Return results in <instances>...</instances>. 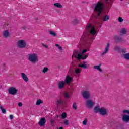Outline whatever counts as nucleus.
<instances>
[{
    "label": "nucleus",
    "instance_id": "19",
    "mask_svg": "<svg viewBox=\"0 0 129 129\" xmlns=\"http://www.w3.org/2000/svg\"><path fill=\"white\" fill-rule=\"evenodd\" d=\"M64 103V101L62 99H59L57 100L55 102V104L56 105H62Z\"/></svg>",
    "mask_w": 129,
    "mask_h": 129
},
{
    "label": "nucleus",
    "instance_id": "38",
    "mask_svg": "<svg viewBox=\"0 0 129 129\" xmlns=\"http://www.w3.org/2000/svg\"><path fill=\"white\" fill-rule=\"evenodd\" d=\"M118 21L119 23H122V22H123V19H122L121 17H119L118 18Z\"/></svg>",
    "mask_w": 129,
    "mask_h": 129
},
{
    "label": "nucleus",
    "instance_id": "18",
    "mask_svg": "<svg viewBox=\"0 0 129 129\" xmlns=\"http://www.w3.org/2000/svg\"><path fill=\"white\" fill-rule=\"evenodd\" d=\"M105 4L107 5V7L110 8V6L113 4V1L112 0H105Z\"/></svg>",
    "mask_w": 129,
    "mask_h": 129
},
{
    "label": "nucleus",
    "instance_id": "35",
    "mask_svg": "<svg viewBox=\"0 0 129 129\" xmlns=\"http://www.w3.org/2000/svg\"><path fill=\"white\" fill-rule=\"evenodd\" d=\"M0 109H1L2 113H6V109L3 108L2 106H0Z\"/></svg>",
    "mask_w": 129,
    "mask_h": 129
},
{
    "label": "nucleus",
    "instance_id": "21",
    "mask_svg": "<svg viewBox=\"0 0 129 129\" xmlns=\"http://www.w3.org/2000/svg\"><path fill=\"white\" fill-rule=\"evenodd\" d=\"M115 40L117 42H122L123 41V39L120 36H115Z\"/></svg>",
    "mask_w": 129,
    "mask_h": 129
},
{
    "label": "nucleus",
    "instance_id": "4",
    "mask_svg": "<svg viewBox=\"0 0 129 129\" xmlns=\"http://www.w3.org/2000/svg\"><path fill=\"white\" fill-rule=\"evenodd\" d=\"M28 59L29 62L33 64H36L39 62V57L36 53H30L28 55Z\"/></svg>",
    "mask_w": 129,
    "mask_h": 129
},
{
    "label": "nucleus",
    "instance_id": "40",
    "mask_svg": "<svg viewBox=\"0 0 129 129\" xmlns=\"http://www.w3.org/2000/svg\"><path fill=\"white\" fill-rule=\"evenodd\" d=\"M64 125H68L69 124V121L68 120H66L64 122Z\"/></svg>",
    "mask_w": 129,
    "mask_h": 129
},
{
    "label": "nucleus",
    "instance_id": "33",
    "mask_svg": "<svg viewBox=\"0 0 129 129\" xmlns=\"http://www.w3.org/2000/svg\"><path fill=\"white\" fill-rule=\"evenodd\" d=\"M66 116H67L66 113H65V112L62 113V114L61 115V117H62V119H65V118H66Z\"/></svg>",
    "mask_w": 129,
    "mask_h": 129
},
{
    "label": "nucleus",
    "instance_id": "46",
    "mask_svg": "<svg viewBox=\"0 0 129 129\" xmlns=\"http://www.w3.org/2000/svg\"><path fill=\"white\" fill-rule=\"evenodd\" d=\"M83 63H84V64H85V63H86V62H84Z\"/></svg>",
    "mask_w": 129,
    "mask_h": 129
},
{
    "label": "nucleus",
    "instance_id": "7",
    "mask_svg": "<svg viewBox=\"0 0 129 129\" xmlns=\"http://www.w3.org/2000/svg\"><path fill=\"white\" fill-rule=\"evenodd\" d=\"M8 91L9 94L16 95L18 93V88L15 86H11L8 89Z\"/></svg>",
    "mask_w": 129,
    "mask_h": 129
},
{
    "label": "nucleus",
    "instance_id": "20",
    "mask_svg": "<svg viewBox=\"0 0 129 129\" xmlns=\"http://www.w3.org/2000/svg\"><path fill=\"white\" fill-rule=\"evenodd\" d=\"M3 36L5 37V38H8L9 36H10V32H9V31L5 30L3 32Z\"/></svg>",
    "mask_w": 129,
    "mask_h": 129
},
{
    "label": "nucleus",
    "instance_id": "30",
    "mask_svg": "<svg viewBox=\"0 0 129 129\" xmlns=\"http://www.w3.org/2000/svg\"><path fill=\"white\" fill-rule=\"evenodd\" d=\"M49 70V68L47 67H45L43 68V70H42L43 73H46V72H48V71Z\"/></svg>",
    "mask_w": 129,
    "mask_h": 129
},
{
    "label": "nucleus",
    "instance_id": "16",
    "mask_svg": "<svg viewBox=\"0 0 129 129\" xmlns=\"http://www.w3.org/2000/svg\"><path fill=\"white\" fill-rule=\"evenodd\" d=\"M100 17L103 22H107L109 20V16L108 15L101 16Z\"/></svg>",
    "mask_w": 129,
    "mask_h": 129
},
{
    "label": "nucleus",
    "instance_id": "31",
    "mask_svg": "<svg viewBox=\"0 0 129 129\" xmlns=\"http://www.w3.org/2000/svg\"><path fill=\"white\" fill-rule=\"evenodd\" d=\"M64 96L65 97V98H70V96H69V94L67 92H65L64 93Z\"/></svg>",
    "mask_w": 129,
    "mask_h": 129
},
{
    "label": "nucleus",
    "instance_id": "39",
    "mask_svg": "<svg viewBox=\"0 0 129 129\" xmlns=\"http://www.w3.org/2000/svg\"><path fill=\"white\" fill-rule=\"evenodd\" d=\"M42 103V100H38L36 102V105H40Z\"/></svg>",
    "mask_w": 129,
    "mask_h": 129
},
{
    "label": "nucleus",
    "instance_id": "47",
    "mask_svg": "<svg viewBox=\"0 0 129 129\" xmlns=\"http://www.w3.org/2000/svg\"><path fill=\"white\" fill-rule=\"evenodd\" d=\"M120 1H123V0H120Z\"/></svg>",
    "mask_w": 129,
    "mask_h": 129
},
{
    "label": "nucleus",
    "instance_id": "14",
    "mask_svg": "<svg viewBox=\"0 0 129 129\" xmlns=\"http://www.w3.org/2000/svg\"><path fill=\"white\" fill-rule=\"evenodd\" d=\"M65 84H66V82L64 81H60L58 83V88H59V89H62V88H64Z\"/></svg>",
    "mask_w": 129,
    "mask_h": 129
},
{
    "label": "nucleus",
    "instance_id": "22",
    "mask_svg": "<svg viewBox=\"0 0 129 129\" xmlns=\"http://www.w3.org/2000/svg\"><path fill=\"white\" fill-rule=\"evenodd\" d=\"M114 51H116L117 52L120 53V51H121V47L116 45L114 47Z\"/></svg>",
    "mask_w": 129,
    "mask_h": 129
},
{
    "label": "nucleus",
    "instance_id": "26",
    "mask_svg": "<svg viewBox=\"0 0 129 129\" xmlns=\"http://www.w3.org/2000/svg\"><path fill=\"white\" fill-rule=\"evenodd\" d=\"M49 34H50V35L52 36V37H56L57 36V34L56 33V32H55L53 31H50Z\"/></svg>",
    "mask_w": 129,
    "mask_h": 129
},
{
    "label": "nucleus",
    "instance_id": "37",
    "mask_svg": "<svg viewBox=\"0 0 129 129\" xmlns=\"http://www.w3.org/2000/svg\"><path fill=\"white\" fill-rule=\"evenodd\" d=\"M55 46L58 48V50H59L60 51H62V47L60 46L59 44H56Z\"/></svg>",
    "mask_w": 129,
    "mask_h": 129
},
{
    "label": "nucleus",
    "instance_id": "45",
    "mask_svg": "<svg viewBox=\"0 0 129 129\" xmlns=\"http://www.w3.org/2000/svg\"><path fill=\"white\" fill-rule=\"evenodd\" d=\"M58 129H64V128L62 127H60Z\"/></svg>",
    "mask_w": 129,
    "mask_h": 129
},
{
    "label": "nucleus",
    "instance_id": "10",
    "mask_svg": "<svg viewBox=\"0 0 129 129\" xmlns=\"http://www.w3.org/2000/svg\"><path fill=\"white\" fill-rule=\"evenodd\" d=\"M82 96L84 97V98H85V99H89V98H90V91H83Z\"/></svg>",
    "mask_w": 129,
    "mask_h": 129
},
{
    "label": "nucleus",
    "instance_id": "11",
    "mask_svg": "<svg viewBox=\"0 0 129 129\" xmlns=\"http://www.w3.org/2000/svg\"><path fill=\"white\" fill-rule=\"evenodd\" d=\"M73 80V77L70 75H67L64 81L67 84H70L71 82H72Z\"/></svg>",
    "mask_w": 129,
    "mask_h": 129
},
{
    "label": "nucleus",
    "instance_id": "41",
    "mask_svg": "<svg viewBox=\"0 0 129 129\" xmlns=\"http://www.w3.org/2000/svg\"><path fill=\"white\" fill-rule=\"evenodd\" d=\"M50 123H51V125H54V123H55V120L51 119L50 120Z\"/></svg>",
    "mask_w": 129,
    "mask_h": 129
},
{
    "label": "nucleus",
    "instance_id": "13",
    "mask_svg": "<svg viewBox=\"0 0 129 129\" xmlns=\"http://www.w3.org/2000/svg\"><path fill=\"white\" fill-rule=\"evenodd\" d=\"M109 43H107V46H106L104 51L101 53V56H104V55L108 53V51L109 50Z\"/></svg>",
    "mask_w": 129,
    "mask_h": 129
},
{
    "label": "nucleus",
    "instance_id": "25",
    "mask_svg": "<svg viewBox=\"0 0 129 129\" xmlns=\"http://www.w3.org/2000/svg\"><path fill=\"white\" fill-rule=\"evenodd\" d=\"M120 35H125L126 34V29L125 28H122L120 30Z\"/></svg>",
    "mask_w": 129,
    "mask_h": 129
},
{
    "label": "nucleus",
    "instance_id": "24",
    "mask_svg": "<svg viewBox=\"0 0 129 129\" xmlns=\"http://www.w3.org/2000/svg\"><path fill=\"white\" fill-rule=\"evenodd\" d=\"M101 66V64H100L99 66H94V69H97V70H98V71H99V72H102V70L101 68H100Z\"/></svg>",
    "mask_w": 129,
    "mask_h": 129
},
{
    "label": "nucleus",
    "instance_id": "36",
    "mask_svg": "<svg viewBox=\"0 0 129 129\" xmlns=\"http://www.w3.org/2000/svg\"><path fill=\"white\" fill-rule=\"evenodd\" d=\"M126 52V50L125 49H124L121 50L120 53H121L122 55L123 56V55L125 54Z\"/></svg>",
    "mask_w": 129,
    "mask_h": 129
},
{
    "label": "nucleus",
    "instance_id": "6",
    "mask_svg": "<svg viewBox=\"0 0 129 129\" xmlns=\"http://www.w3.org/2000/svg\"><path fill=\"white\" fill-rule=\"evenodd\" d=\"M122 112L123 113L122 116V120L124 122H129V110L124 109Z\"/></svg>",
    "mask_w": 129,
    "mask_h": 129
},
{
    "label": "nucleus",
    "instance_id": "17",
    "mask_svg": "<svg viewBox=\"0 0 129 129\" xmlns=\"http://www.w3.org/2000/svg\"><path fill=\"white\" fill-rule=\"evenodd\" d=\"M53 5L54 8H57V9L63 8V5H62L60 3H54Z\"/></svg>",
    "mask_w": 129,
    "mask_h": 129
},
{
    "label": "nucleus",
    "instance_id": "32",
    "mask_svg": "<svg viewBox=\"0 0 129 129\" xmlns=\"http://www.w3.org/2000/svg\"><path fill=\"white\" fill-rule=\"evenodd\" d=\"M75 73H76L77 74H79V73H80L81 72V70H80V69L77 68L75 71Z\"/></svg>",
    "mask_w": 129,
    "mask_h": 129
},
{
    "label": "nucleus",
    "instance_id": "42",
    "mask_svg": "<svg viewBox=\"0 0 129 129\" xmlns=\"http://www.w3.org/2000/svg\"><path fill=\"white\" fill-rule=\"evenodd\" d=\"M42 46H43V47H44V48H46V49H48V45H45L44 43H42Z\"/></svg>",
    "mask_w": 129,
    "mask_h": 129
},
{
    "label": "nucleus",
    "instance_id": "23",
    "mask_svg": "<svg viewBox=\"0 0 129 129\" xmlns=\"http://www.w3.org/2000/svg\"><path fill=\"white\" fill-rule=\"evenodd\" d=\"M79 67L84 68V69H87V68H88L89 67V64H79Z\"/></svg>",
    "mask_w": 129,
    "mask_h": 129
},
{
    "label": "nucleus",
    "instance_id": "1",
    "mask_svg": "<svg viewBox=\"0 0 129 129\" xmlns=\"http://www.w3.org/2000/svg\"><path fill=\"white\" fill-rule=\"evenodd\" d=\"M97 30L95 29L94 25L87 23L85 29V32L83 33L79 42L80 45H83L86 42L90 43L91 40H93V38L90 37V36H96L97 35Z\"/></svg>",
    "mask_w": 129,
    "mask_h": 129
},
{
    "label": "nucleus",
    "instance_id": "3",
    "mask_svg": "<svg viewBox=\"0 0 129 129\" xmlns=\"http://www.w3.org/2000/svg\"><path fill=\"white\" fill-rule=\"evenodd\" d=\"M94 11L98 13V16H100V14L103 12V3L99 1L95 6Z\"/></svg>",
    "mask_w": 129,
    "mask_h": 129
},
{
    "label": "nucleus",
    "instance_id": "34",
    "mask_svg": "<svg viewBox=\"0 0 129 129\" xmlns=\"http://www.w3.org/2000/svg\"><path fill=\"white\" fill-rule=\"evenodd\" d=\"M87 121H88V120L87 119H85L83 121V125H86V124H87Z\"/></svg>",
    "mask_w": 129,
    "mask_h": 129
},
{
    "label": "nucleus",
    "instance_id": "27",
    "mask_svg": "<svg viewBox=\"0 0 129 129\" xmlns=\"http://www.w3.org/2000/svg\"><path fill=\"white\" fill-rule=\"evenodd\" d=\"M78 23H79V21L77 18L74 19V20L73 21V23L74 24V25H76L78 24Z\"/></svg>",
    "mask_w": 129,
    "mask_h": 129
},
{
    "label": "nucleus",
    "instance_id": "2",
    "mask_svg": "<svg viewBox=\"0 0 129 129\" xmlns=\"http://www.w3.org/2000/svg\"><path fill=\"white\" fill-rule=\"evenodd\" d=\"M87 51H89V45H86L85 46V49H84L82 51V53H78L77 55H75V53H73L72 58H73L74 57H75V58H77L78 60H80L81 59H82L83 60H85L86 58H87L88 55H84V54L86 53Z\"/></svg>",
    "mask_w": 129,
    "mask_h": 129
},
{
    "label": "nucleus",
    "instance_id": "12",
    "mask_svg": "<svg viewBox=\"0 0 129 129\" xmlns=\"http://www.w3.org/2000/svg\"><path fill=\"white\" fill-rule=\"evenodd\" d=\"M46 119L45 118H41L38 122V124L40 126H45V124L46 123Z\"/></svg>",
    "mask_w": 129,
    "mask_h": 129
},
{
    "label": "nucleus",
    "instance_id": "9",
    "mask_svg": "<svg viewBox=\"0 0 129 129\" xmlns=\"http://www.w3.org/2000/svg\"><path fill=\"white\" fill-rule=\"evenodd\" d=\"M95 103L91 99L87 100L86 102V105L88 108H92L94 106Z\"/></svg>",
    "mask_w": 129,
    "mask_h": 129
},
{
    "label": "nucleus",
    "instance_id": "28",
    "mask_svg": "<svg viewBox=\"0 0 129 129\" xmlns=\"http://www.w3.org/2000/svg\"><path fill=\"white\" fill-rule=\"evenodd\" d=\"M72 107L74 109H75V110H77V103H76V102L73 103Z\"/></svg>",
    "mask_w": 129,
    "mask_h": 129
},
{
    "label": "nucleus",
    "instance_id": "29",
    "mask_svg": "<svg viewBox=\"0 0 129 129\" xmlns=\"http://www.w3.org/2000/svg\"><path fill=\"white\" fill-rule=\"evenodd\" d=\"M123 58L126 60H129V53H126L123 55Z\"/></svg>",
    "mask_w": 129,
    "mask_h": 129
},
{
    "label": "nucleus",
    "instance_id": "44",
    "mask_svg": "<svg viewBox=\"0 0 129 129\" xmlns=\"http://www.w3.org/2000/svg\"><path fill=\"white\" fill-rule=\"evenodd\" d=\"M10 118L11 119H13V118H14V116H13V115H11L10 116Z\"/></svg>",
    "mask_w": 129,
    "mask_h": 129
},
{
    "label": "nucleus",
    "instance_id": "8",
    "mask_svg": "<svg viewBox=\"0 0 129 129\" xmlns=\"http://www.w3.org/2000/svg\"><path fill=\"white\" fill-rule=\"evenodd\" d=\"M26 41L24 40H19L18 41L17 46L20 49H24V48H26Z\"/></svg>",
    "mask_w": 129,
    "mask_h": 129
},
{
    "label": "nucleus",
    "instance_id": "43",
    "mask_svg": "<svg viewBox=\"0 0 129 129\" xmlns=\"http://www.w3.org/2000/svg\"><path fill=\"white\" fill-rule=\"evenodd\" d=\"M18 106L19 107H22V106H23V104L22 103V102H20L18 103Z\"/></svg>",
    "mask_w": 129,
    "mask_h": 129
},
{
    "label": "nucleus",
    "instance_id": "5",
    "mask_svg": "<svg viewBox=\"0 0 129 129\" xmlns=\"http://www.w3.org/2000/svg\"><path fill=\"white\" fill-rule=\"evenodd\" d=\"M94 111L96 113L99 112L101 115L104 116V115H107V109L104 107H99L98 106L94 108Z\"/></svg>",
    "mask_w": 129,
    "mask_h": 129
},
{
    "label": "nucleus",
    "instance_id": "15",
    "mask_svg": "<svg viewBox=\"0 0 129 129\" xmlns=\"http://www.w3.org/2000/svg\"><path fill=\"white\" fill-rule=\"evenodd\" d=\"M21 76L22 78V79L25 81V82H28L29 81V78H28V76H27V75L24 73H21Z\"/></svg>",
    "mask_w": 129,
    "mask_h": 129
}]
</instances>
